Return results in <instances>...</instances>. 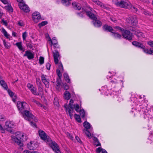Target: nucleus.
I'll return each instance as SVG.
<instances>
[{"label": "nucleus", "instance_id": "nucleus-16", "mask_svg": "<svg viewBox=\"0 0 153 153\" xmlns=\"http://www.w3.org/2000/svg\"><path fill=\"white\" fill-rule=\"evenodd\" d=\"M6 129L8 130V129L13 128L14 127V123L12 121H7L5 122Z\"/></svg>", "mask_w": 153, "mask_h": 153}, {"label": "nucleus", "instance_id": "nucleus-53", "mask_svg": "<svg viewBox=\"0 0 153 153\" xmlns=\"http://www.w3.org/2000/svg\"><path fill=\"white\" fill-rule=\"evenodd\" d=\"M147 44L151 47H153V41H151L147 42Z\"/></svg>", "mask_w": 153, "mask_h": 153}, {"label": "nucleus", "instance_id": "nucleus-61", "mask_svg": "<svg viewBox=\"0 0 153 153\" xmlns=\"http://www.w3.org/2000/svg\"><path fill=\"white\" fill-rule=\"evenodd\" d=\"M26 153H41L40 152H39L37 151H32L31 152L29 151H26Z\"/></svg>", "mask_w": 153, "mask_h": 153}, {"label": "nucleus", "instance_id": "nucleus-23", "mask_svg": "<svg viewBox=\"0 0 153 153\" xmlns=\"http://www.w3.org/2000/svg\"><path fill=\"white\" fill-rule=\"evenodd\" d=\"M0 83L1 85L5 89L7 90L8 88V86L6 82L4 80H1L0 81Z\"/></svg>", "mask_w": 153, "mask_h": 153}, {"label": "nucleus", "instance_id": "nucleus-25", "mask_svg": "<svg viewBox=\"0 0 153 153\" xmlns=\"http://www.w3.org/2000/svg\"><path fill=\"white\" fill-rule=\"evenodd\" d=\"M64 97L67 100H69L71 98V94L68 91H65L64 93Z\"/></svg>", "mask_w": 153, "mask_h": 153}, {"label": "nucleus", "instance_id": "nucleus-10", "mask_svg": "<svg viewBox=\"0 0 153 153\" xmlns=\"http://www.w3.org/2000/svg\"><path fill=\"white\" fill-rule=\"evenodd\" d=\"M47 76L44 74H42L41 78L43 83L45 84L46 88H48L49 87L50 80L47 78Z\"/></svg>", "mask_w": 153, "mask_h": 153}, {"label": "nucleus", "instance_id": "nucleus-19", "mask_svg": "<svg viewBox=\"0 0 153 153\" xmlns=\"http://www.w3.org/2000/svg\"><path fill=\"white\" fill-rule=\"evenodd\" d=\"M56 88L58 90H59L60 87L61 86V78H57L56 81Z\"/></svg>", "mask_w": 153, "mask_h": 153}, {"label": "nucleus", "instance_id": "nucleus-43", "mask_svg": "<svg viewBox=\"0 0 153 153\" xmlns=\"http://www.w3.org/2000/svg\"><path fill=\"white\" fill-rule=\"evenodd\" d=\"M61 70H60L59 69H57L56 70V73L59 77V78H61V77L62 76V74L61 73L60 71Z\"/></svg>", "mask_w": 153, "mask_h": 153}, {"label": "nucleus", "instance_id": "nucleus-21", "mask_svg": "<svg viewBox=\"0 0 153 153\" xmlns=\"http://www.w3.org/2000/svg\"><path fill=\"white\" fill-rule=\"evenodd\" d=\"M93 140L94 141V145H96V146H101V144L99 142L98 139L95 137L94 136L93 137Z\"/></svg>", "mask_w": 153, "mask_h": 153}, {"label": "nucleus", "instance_id": "nucleus-54", "mask_svg": "<svg viewBox=\"0 0 153 153\" xmlns=\"http://www.w3.org/2000/svg\"><path fill=\"white\" fill-rule=\"evenodd\" d=\"M59 69L61 71L63 70V65L61 63H59Z\"/></svg>", "mask_w": 153, "mask_h": 153}, {"label": "nucleus", "instance_id": "nucleus-48", "mask_svg": "<svg viewBox=\"0 0 153 153\" xmlns=\"http://www.w3.org/2000/svg\"><path fill=\"white\" fill-rule=\"evenodd\" d=\"M38 93H39V96L41 95V94H42L43 93V88H38Z\"/></svg>", "mask_w": 153, "mask_h": 153}, {"label": "nucleus", "instance_id": "nucleus-44", "mask_svg": "<svg viewBox=\"0 0 153 153\" xmlns=\"http://www.w3.org/2000/svg\"><path fill=\"white\" fill-rule=\"evenodd\" d=\"M134 34L138 38L140 37L141 36H142V33L140 32H138L136 31H135Z\"/></svg>", "mask_w": 153, "mask_h": 153}, {"label": "nucleus", "instance_id": "nucleus-45", "mask_svg": "<svg viewBox=\"0 0 153 153\" xmlns=\"http://www.w3.org/2000/svg\"><path fill=\"white\" fill-rule=\"evenodd\" d=\"M27 86L30 90L33 87H34L32 84L29 83H28L27 84Z\"/></svg>", "mask_w": 153, "mask_h": 153}, {"label": "nucleus", "instance_id": "nucleus-32", "mask_svg": "<svg viewBox=\"0 0 153 153\" xmlns=\"http://www.w3.org/2000/svg\"><path fill=\"white\" fill-rule=\"evenodd\" d=\"M4 7L5 9L9 11V12H13V9L10 5H8L7 6H6Z\"/></svg>", "mask_w": 153, "mask_h": 153}, {"label": "nucleus", "instance_id": "nucleus-40", "mask_svg": "<svg viewBox=\"0 0 153 153\" xmlns=\"http://www.w3.org/2000/svg\"><path fill=\"white\" fill-rule=\"evenodd\" d=\"M114 28L117 29L118 30H119L122 33L123 32L124 30V29L121 28V27L119 26H115L114 27Z\"/></svg>", "mask_w": 153, "mask_h": 153}, {"label": "nucleus", "instance_id": "nucleus-31", "mask_svg": "<svg viewBox=\"0 0 153 153\" xmlns=\"http://www.w3.org/2000/svg\"><path fill=\"white\" fill-rule=\"evenodd\" d=\"M112 35L115 38L120 39L121 37V35L118 33H115L113 31V33H112Z\"/></svg>", "mask_w": 153, "mask_h": 153}, {"label": "nucleus", "instance_id": "nucleus-28", "mask_svg": "<svg viewBox=\"0 0 153 153\" xmlns=\"http://www.w3.org/2000/svg\"><path fill=\"white\" fill-rule=\"evenodd\" d=\"M64 79L65 81L67 82L70 83L71 82L70 79H69V76L67 73H65L63 74Z\"/></svg>", "mask_w": 153, "mask_h": 153}, {"label": "nucleus", "instance_id": "nucleus-27", "mask_svg": "<svg viewBox=\"0 0 153 153\" xmlns=\"http://www.w3.org/2000/svg\"><path fill=\"white\" fill-rule=\"evenodd\" d=\"M83 131L85 133L86 136L89 139L91 138V136L90 132L87 129H83Z\"/></svg>", "mask_w": 153, "mask_h": 153}, {"label": "nucleus", "instance_id": "nucleus-64", "mask_svg": "<svg viewBox=\"0 0 153 153\" xmlns=\"http://www.w3.org/2000/svg\"><path fill=\"white\" fill-rule=\"evenodd\" d=\"M0 131L2 133H4V130L2 126L0 124Z\"/></svg>", "mask_w": 153, "mask_h": 153}, {"label": "nucleus", "instance_id": "nucleus-8", "mask_svg": "<svg viewBox=\"0 0 153 153\" xmlns=\"http://www.w3.org/2000/svg\"><path fill=\"white\" fill-rule=\"evenodd\" d=\"M126 21L128 23L133 26H136L138 22L137 18L135 15L130 16L126 19Z\"/></svg>", "mask_w": 153, "mask_h": 153}, {"label": "nucleus", "instance_id": "nucleus-17", "mask_svg": "<svg viewBox=\"0 0 153 153\" xmlns=\"http://www.w3.org/2000/svg\"><path fill=\"white\" fill-rule=\"evenodd\" d=\"M102 28L104 31L111 32V33H113V31H114V30L111 27L107 25H105L103 26Z\"/></svg>", "mask_w": 153, "mask_h": 153}, {"label": "nucleus", "instance_id": "nucleus-52", "mask_svg": "<svg viewBox=\"0 0 153 153\" xmlns=\"http://www.w3.org/2000/svg\"><path fill=\"white\" fill-rule=\"evenodd\" d=\"M33 120H32L31 121H30V124L33 127H36V124L35 123L33 122Z\"/></svg>", "mask_w": 153, "mask_h": 153}, {"label": "nucleus", "instance_id": "nucleus-30", "mask_svg": "<svg viewBox=\"0 0 153 153\" xmlns=\"http://www.w3.org/2000/svg\"><path fill=\"white\" fill-rule=\"evenodd\" d=\"M34 144L32 142H30L27 144V147L28 149L30 150H33L35 149V148L33 146Z\"/></svg>", "mask_w": 153, "mask_h": 153}, {"label": "nucleus", "instance_id": "nucleus-20", "mask_svg": "<svg viewBox=\"0 0 153 153\" xmlns=\"http://www.w3.org/2000/svg\"><path fill=\"white\" fill-rule=\"evenodd\" d=\"M72 5L74 8L77 10H80L81 8V6L79 3L74 2L72 3Z\"/></svg>", "mask_w": 153, "mask_h": 153}, {"label": "nucleus", "instance_id": "nucleus-35", "mask_svg": "<svg viewBox=\"0 0 153 153\" xmlns=\"http://www.w3.org/2000/svg\"><path fill=\"white\" fill-rule=\"evenodd\" d=\"M74 117L76 120L79 123H81V120L80 116L76 114H74Z\"/></svg>", "mask_w": 153, "mask_h": 153}, {"label": "nucleus", "instance_id": "nucleus-57", "mask_svg": "<svg viewBox=\"0 0 153 153\" xmlns=\"http://www.w3.org/2000/svg\"><path fill=\"white\" fill-rule=\"evenodd\" d=\"M102 150V149L101 147H98L96 150V152L97 153H100Z\"/></svg>", "mask_w": 153, "mask_h": 153}, {"label": "nucleus", "instance_id": "nucleus-50", "mask_svg": "<svg viewBox=\"0 0 153 153\" xmlns=\"http://www.w3.org/2000/svg\"><path fill=\"white\" fill-rule=\"evenodd\" d=\"M59 54L58 51H56L55 53H53L54 58H58L59 56Z\"/></svg>", "mask_w": 153, "mask_h": 153}, {"label": "nucleus", "instance_id": "nucleus-2", "mask_svg": "<svg viewBox=\"0 0 153 153\" xmlns=\"http://www.w3.org/2000/svg\"><path fill=\"white\" fill-rule=\"evenodd\" d=\"M114 4L117 6L121 8L129 9L130 3L127 0H114Z\"/></svg>", "mask_w": 153, "mask_h": 153}, {"label": "nucleus", "instance_id": "nucleus-55", "mask_svg": "<svg viewBox=\"0 0 153 153\" xmlns=\"http://www.w3.org/2000/svg\"><path fill=\"white\" fill-rule=\"evenodd\" d=\"M36 81L37 85L38 84H40L42 83L41 82V80L39 78H36Z\"/></svg>", "mask_w": 153, "mask_h": 153}, {"label": "nucleus", "instance_id": "nucleus-47", "mask_svg": "<svg viewBox=\"0 0 153 153\" xmlns=\"http://www.w3.org/2000/svg\"><path fill=\"white\" fill-rule=\"evenodd\" d=\"M16 45L18 48H22V42H17L16 44Z\"/></svg>", "mask_w": 153, "mask_h": 153}, {"label": "nucleus", "instance_id": "nucleus-33", "mask_svg": "<svg viewBox=\"0 0 153 153\" xmlns=\"http://www.w3.org/2000/svg\"><path fill=\"white\" fill-rule=\"evenodd\" d=\"M2 33L3 34L4 36L6 37L7 38H9V37L10 36V35L9 34H8L7 32L6 31V30H5V29H4V28H2Z\"/></svg>", "mask_w": 153, "mask_h": 153}, {"label": "nucleus", "instance_id": "nucleus-58", "mask_svg": "<svg viewBox=\"0 0 153 153\" xmlns=\"http://www.w3.org/2000/svg\"><path fill=\"white\" fill-rule=\"evenodd\" d=\"M64 89L65 90H66L69 88V85H68L66 83H65L63 85Z\"/></svg>", "mask_w": 153, "mask_h": 153}, {"label": "nucleus", "instance_id": "nucleus-56", "mask_svg": "<svg viewBox=\"0 0 153 153\" xmlns=\"http://www.w3.org/2000/svg\"><path fill=\"white\" fill-rule=\"evenodd\" d=\"M26 45L27 47L29 48H32L33 47L31 42H28L27 43Z\"/></svg>", "mask_w": 153, "mask_h": 153}, {"label": "nucleus", "instance_id": "nucleus-39", "mask_svg": "<svg viewBox=\"0 0 153 153\" xmlns=\"http://www.w3.org/2000/svg\"><path fill=\"white\" fill-rule=\"evenodd\" d=\"M130 7V8L128 9L131 10L132 11L134 12H136L137 11V9L134 6H133L131 3Z\"/></svg>", "mask_w": 153, "mask_h": 153}, {"label": "nucleus", "instance_id": "nucleus-37", "mask_svg": "<svg viewBox=\"0 0 153 153\" xmlns=\"http://www.w3.org/2000/svg\"><path fill=\"white\" fill-rule=\"evenodd\" d=\"M79 112L80 113L81 117L82 118H84L85 115V112L84 110L83 109H80L79 110Z\"/></svg>", "mask_w": 153, "mask_h": 153}, {"label": "nucleus", "instance_id": "nucleus-42", "mask_svg": "<svg viewBox=\"0 0 153 153\" xmlns=\"http://www.w3.org/2000/svg\"><path fill=\"white\" fill-rule=\"evenodd\" d=\"M44 58L42 56H40L39 59V63L40 65H42L44 62Z\"/></svg>", "mask_w": 153, "mask_h": 153}, {"label": "nucleus", "instance_id": "nucleus-3", "mask_svg": "<svg viewBox=\"0 0 153 153\" xmlns=\"http://www.w3.org/2000/svg\"><path fill=\"white\" fill-rule=\"evenodd\" d=\"M24 136L20 133L17 134L16 135L15 137L13 136L14 138L12 137L13 141L16 143L17 145L20 146V147H22L23 145V142L26 140V139H24Z\"/></svg>", "mask_w": 153, "mask_h": 153}, {"label": "nucleus", "instance_id": "nucleus-4", "mask_svg": "<svg viewBox=\"0 0 153 153\" xmlns=\"http://www.w3.org/2000/svg\"><path fill=\"white\" fill-rule=\"evenodd\" d=\"M86 13L87 15L89 18L93 20V22L95 27H99L101 26L102 24L101 22L97 20V18L93 13L90 11H87Z\"/></svg>", "mask_w": 153, "mask_h": 153}, {"label": "nucleus", "instance_id": "nucleus-59", "mask_svg": "<svg viewBox=\"0 0 153 153\" xmlns=\"http://www.w3.org/2000/svg\"><path fill=\"white\" fill-rule=\"evenodd\" d=\"M51 66V64L48 62L47 63L46 65V67L47 69L48 70H50V67Z\"/></svg>", "mask_w": 153, "mask_h": 153}, {"label": "nucleus", "instance_id": "nucleus-12", "mask_svg": "<svg viewBox=\"0 0 153 153\" xmlns=\"http://www.w3.org/2000/svg\"><path fill=\"white\" fill-rule=\"evenodd\" d=\"M19 6L21 10L26 13L30 11L29 7L24 3L19 4Z\"/></svg>", "mask_w": 153, "mask_h": 153}, {"label": "nucleus", "instance_id": "nucleus-15", "mask_svg": "<svg viewBox=\"0 0 153 153\" xmlns=\"http://www.w3.org/2000/svg\"><path fill=\"white\" fill-rule=\"evenodd\" d=\"M40 18L41 15L38 12H35L33 13L32 18L35 22H37L40 19Z\"/></svg>", "mask_w": 153, "mask_h": 153}, {"label": "nucleus", "instance_id": "nucleus-62", "mask_svg": "<svg viewBox=\"0 0 153 153\" xmlns=\"http://www.w3.org/2000/svg\"><path fill=\"white\" fill-rule=\"evenodd\" d=\"M18 24L20 26H22L24 25V23L22 21H19L18 22Z\"/></svg>", "mask_w": 153, "mask_h": 153}, {"label": "nucleus", "instance_id": "nucleus-22", "mask_svg": "<svg viewBox=\"0 0 153 153\" xmlns=\"http://www.w3.org/2000/svg\"><path fill=\"white\" fill-rule=\"evenodd\" d=\"M142 48L143 51L145 53L149 54H153V48Z\"/></svg>", "mask_w": 153, "mask_h": 153}, {"label": "nucleus", "instance_id": "nucleus-36", "mask_svg": "<svg viewBox=\"0 0 153 153\" xmlns=\"http://www.w3.org/2000/svg\"><path fill=\"white\" fill-rule=\"evenodd\" d=\"M79 107L78 104H76L74 105L73 106V110L75 109V111L77 112H79Z\"/></svg>", "mask_w": 153, "mask_h": 153}, {"label": "nucleus", "instance_id": "nucleus-24", "mask_svg": "<svg viewBox=\"0 0 153 153\" xmlns=\"http://www.w3.org/2000/svg\"><path fill=\"white\" fill-rule=\"evenodd\" d=\"M32 94L35 96H39V93L37 91V89L34 87L30 90Z\"/></svg>", "mask_w": 153, "mask_h": 153}, {"label": "nucleus", "instance_id": "nucleus-34", "mask_svg": "<svg viewBox=\"0 0 153 153\" xmlns=\"http://www.w3.org/2000/svg\"><path fill=\"white\" fill-rule=\"evenodd\" d=\"M48 22L47 21H45L42 22H41L39 23L38 24V26L39 28H41L42 26L48 24Z\"/></svg>", "mask_w": 153, "mask_h": 153}, {"label": "nucleus", "instance_id": "nucleus-18", "mask_svg": "<svg viewBox=\"0 0 153 153\" xmlns=\"http://www.w3.org/2000/svg\"><path fill=\"white\" fill-rule=\"evenodd\" d=\"M132 43L133 45L136 47L139 48H145V46L142 43L134 41Z\"/></svg>", "mask_w": 153, "mask_h": 153}, {"label": "nucleus", "instance_id": "nucleus-9", "mask_svg": "<svg viewBox=\"0 0 153 153\" xmlns=\"http://www.w3.org/2000/svg\"><path fill=\"white\" fill-rule=\"evenodd\" d=\"M122 35L124 38L129 41L132 40L134 36L133 33H131L130 31L127 30H125L122 33Z\"/></svg>", "mask_w": 153, "mask_h": 153}, {"label": "nucleus", "instance_id": "nucleus-7", "mask_svg": "<svg viewBox=\"0 0 153 153\" xmlns=\"http://www.w3.org/2000/svg\"><path fill=\"white\" fill-rule=\"evenodd\" d=\"M27 104L25 102L18 101L17 102V108L21 114H23L24 111L27 109Z\"/></svg>", "mask_w": 153, "mask_h": 153}, {"label": "nucleus", "instance_id": "nucleus-51", "mask_svg": "<svg viewBox=\"0 0 153 153\" xmlns=\"http://www.w3.org/2000/svg\"><path fill=\"white\" fill-rule=\"evenodd\" d=\"M67 135L69 138H70V139L72 140H73L74 137H73L72 135L70 133L67 132Z\"/></svg>", "mask_w": 153, "mask_h": 153}, {"label": "nucleus", "instance_id": "nucleus-38", "mask_svg": "<svg viewBox=\"0 0 153 153\" xmlns=\"http://www.w3.org/2000/svg\"><path fill=\"white\" fill-rule=\"evenodd\" d=\"M96 4H97L98 5L102 7V6H104L103 5H102V4L100 1L97 0H92Z\"/></svg>", "mask_w": 153, "mask_h": 153}, {"label": "nucleus", "instance_id": "nucleus-29", "mask_svg": "<svg viewBox=\"0 0 153 153\" xmlns=\"http://www.w3.org/2000/svg\"><path fill=\"white\" fill-rule=\"evenodd\" d=\"M71 0H61V2L64 5L66 6H68L71 3L70 1Z\"/></svg>", "mask_w": 153, "mask_h": 153}, {"label": "nucleus", "instance_id": "nucleus-1", "mask_svg": "<svg viewBox=\"0 0 153 153\" xmlns=\"http://www.w3.org/2000/svg\"><path fill=\"white\" fill-rule=\"evenodd\" d=\"M74 103V100L71 99L70 100L69 104L67 105V104H65L64 105L67 114H68L71 119L72 118L73 114L75 113L74 110H73V106L74 105L73 104Z\"/></svg>", "mask_w": 153, "mask_h": 153}, {"label": "nucleus", "instance_id": "nucleus-5", "mask_svg": "<svg viewBox=\"0 0 153 153\" xmlns=\"http://www.w3.org/2000/svg\"><path fill=\"white\" fill-rule=\"evenodd\" d=\"M26 120L28 121L34 120L35 122H37L38 120L29 111L26 109L24 111L23 114H22Z\"/></svg>", "mask_w": 153, "mask_h": 153}, {"label": "nucleus", "instance_id": "nucleus-6", "mask_svg": "<svg viewBox=\"0 0 153 153\" xmlns=\"http://www.w3.org/2000/svg\"><path fill=\"white\" fill-rule=\"evenodd\" d=\"M48 142H50L49 145L53 150L55 153H61L60 148L58 145L55 141H53L51 140H47Z\"/></svg>", "mask_w": 153, "mask_h": 153}, {"label": "nucleus", "instance_id": "nucleus-11", "mask_svg": "<svg viewBox=\"0 0 153 153\" xmlns=\"http://www.w3.org/2000/svg\"><path fill=\"white\" fill-rule=\"evenodd\" d=\"M34 53L33 51H31L30 50L25 51V54L24 55V56H27L28 59L30 60L33 59L34 58Z\"/></svg>", "mask_w": 153, "mask_h": 153}, {"label": "nucleus", "instance_id": "nucleus-14", "mask_svg": "<svg viewBox=\"0 0 153 153\" xmlns=\"http://www.w3.org/2000/svg\"><path fill=\"white\" fill-rule=\"evenodd\" d=\"M39 136L41 138L44 140H50L49 138H47V136H46V134L43 131L39 130Z\"/></svg>", "mask_w": 153, "mask_h": 153}, {"label": "nucleus", "instance_id": "nucleus-41", "mask_svg": "<svg viewBox=\"0 0 153 153\" xmlns=\"http://www.w3.org/2000/svg\"><path fill=\"white\" fill-rule=\"evenodd\" d=\"M53 103L55 105H56L57 107H59V104L57 98H54Z\"/></svg>", "mask_w": 153, "mask_h": 153}, {"label": "nucleus", "instance_id": "nucleus-26", "mask_svg": "<svg viewBox=\"0 0 153 153\" xmlns=\"http://www.w3.org/2000/svg\"><path fill=\"white\" fill-rule=\"evenodd\" d=\"M83 126L85 128L84 129L88 130L91 128L90 124L88 122L85 121L83 123Z\"/></svg>", "mask_w": 153, "mask_h": 153}, {"label": "nucleus", "instance_id": "nucleus-63", "mask_svg": "<svg viewBox=\"0 0 153 153\" xmlns=\"http://www.w3.org/2000/svg\"><path fill=\"white\" fill-rule=\"evenodd\" d=\"M4 118V116L1 114H0V120L3 121Z\"/></svg>", "mask_w": 153, "mask_h": 153}, {"label": "nucleus", "instance_id": "nucleus-49", "mask_svg": "<svg viewBox=\"0 0 153 153\" xmlns=\"http://www.w3.org/2000/svg\"><path fill=\"white\" fill-rule=\"evenodd\" d=\"M27 33L26 31L24 32L22 34V38L23 40H25L27 36Z\"/></svg>", "mask_w": 153, "mask_h": 153}, {"label": "nucleus", "instance_id": "nucleus-13", "mask_svg": "<svg viewBox=\"0 0 153 153\" xmlns=\"http://www.w3.org/2000/svg\"><path fill=\"white\" fill-rule=\"evenodd\" d=\"M49 39L48 41L50 42L51 47L52 45H53V47L55 48H58L59 47L58 45L57 44V41L55 37H54L51 40L50 37H49Z\"/></svg>", "mask_w": 153, "mask_h": 153}, {"label": "nucleus", "instance_id": "nucleus-60", "mask_svg": "<svg viewBox=\"0 0 153 153\" xmlns=\"http://www.w3.org/2000/svg\"><path fill=\"white\" fill-rule=\"evenodd\" d=\"M1 22H2L3 23V25H5L6 26H7L8 24L7 22L6 21H4V19H3L1 20Z\"/></svg>", "mask_w": 153, "mask_h": 153}, {"label": "nucleus", "instance_id": "nucleus-46", "mask_svg": "<svg viewBox=\"0 0 153 153\" xmlns=\"http://www.w3.org/2000/svg\"><path fill=\"white\" fill-rule=\"evenodd\" d=\"M7 92L10 95L11 97H13L14 93L11 90L8 89L7 90Z\"/></svg>", "mask_w": 153, "mask_h": 153}]
</instances>
